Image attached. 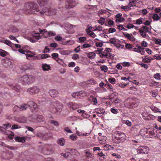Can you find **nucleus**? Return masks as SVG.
<instances>
[{
    "label": "nucleus",
    "instance_id": "aec40b11",
    "mask_svg": "<svg viewBox=\"0 0 161 161\" xmlns=\"http://www.w3.org/2000/svg\"><path fill=\"white\" fill-rule=\"evenodd\" d=\"M15 140L17 142L24 143L25 142V140L24 138L21 137L19 136H17L14 138Z\"/></svg>",
    "mask_w": 161,
    "mask_h": 161
},
{
    "label": "nucleus",
    "instance_id": "b1692460",
    "mask_svg": "<svg viewBox=\"0 0 161 161\" xmlns=\"http://www.w3.org/2000/svg\"><path fill=\"white\" fill-rule=\"evenodd\" d=\"M149 134L150 136V138H152V136H154L155 135L156 131L154 130L153 128H149Z\"/></svg>",
    "mask_w": 161,
    "mask_h": 161
},
{
    "label": "nucleus",
    "instance_id": "3c124183",
    "mask_svg": "<svg viewBox=\"0 0 161 161\" xmlns=\"http://www.w3.org/2000/svg\"><path fill=\"white\" fill-rule=\"evenodd\" d=\"M19 119H20V120H18V121L20 123H25L26 121V119L25 117H23L22 119H21V118H19Z\"/></svg>",
    "mask_w": 161,
    "mask_h": 161
},
{
    "label": "nucleus",
    "instance_id": "0e129e2a",
    "mask_svg": "<svg viewBox=\"0 0 161 161\" xmlns=\"http://www.w3.org/2000/svg\"><path fill=\"white\" fill-rule=\"evenodd\" d=\"M101 70H105L108 69L107 67L105 65H103L100 67Z\"/></svg>",
    "mask_w": 161,
    "mask_h": 161
},
{
    "label": "nucleus",
    "instance_id": "7c9ffc66",
    "mask_svg": "<svg viewBox=\"0 0 161 161\" xmlns=\"http://www.w3.org/2000/svg\"><path fill=\"white\" fill-rule=\"evenodd\" d=\"M139 31L142 36L144 37H146L147 35L146 34V32L145 31V30L139 29Z\"/></svg>",
    "mask_w": 161,
    "mask_h": 161
},
{
    "label": "nucleus",
    "instance_id": "8fccbe9b",
    "mask_svg": "<svg viewBox=\"0 0 161 161\" xmlns=\"http://www.w3.org/2000/svg\"><path fill=\"white\" fill-rule=\"evenodd\" d=\"M2 51H0V55L3 57H4L6 56V54H6L7 53V52L5 51H3V50H1Z\"/></svg>",
    "mask_w": 161,
    "mask_h": 161
},
{
    "label": "nucleus",
    "instance_id": "f3484780",
    "mask_svg": "<svg viewBox=\"0 0 161 161\" xmlns=\"http://www.w3.org/2000/svg\"><path fill=\"white\" fill-rule=\"evenodd\" d=\"M8 31L12 32H16L18 31V29L13 25L10 26L9 28Z\"/></svg>",
    "mask_w": 161,
    "mask_h": 161
},
{
    "label": "nucleus",
    "instance_id": "680f3d73",
    "mask_svg": "<svg viewBox=\"0 0 161 161\" xmlns=\"http://www.w3.org/2000/svg\"><path fill=\"white\" fill-rule=\"evenodd\" d=\"M50 46L54 48H56L58 46V44L55 43H51L50 44Z\"/></svg>",
    "mask_w": 161,
    "mask_h": 161
},
{
    "label": "nucleus",
    "instance_id": "bf43d9fd",
    "mask_svg": "<svg viewBox=\"0 0 161 161\" xmlns=\"http://www.w3.org/2000/svg\"><path fill=\"white\" fill-rule=\"evenodd\" d=\"M149 129H147V132H147L146 133V134L145 135L144 137H147V138H150V135H149Z\"/></svg>",
    "mask_w": 161,
    "mask_h": 161
},
{
    "label": "nucleus",
    "instance_id": "6e6552de",
    "mask_svg": "<svg viewBox=\"0 0 161 161\" xmlns=\"http://www.w3.org/2000/svg\"><path fill=\"white\" fill-rule=\"evenodd\" d=\"M40 91L39 87L34 86L30 87L27 89L28 93L30 94H35L38 93Z\"/></svg>",
    "mask_w": 161,
    "mask_h": 161
},
{
    "label": "nucleus",
    "instance_id": "a19ab883",
    "mask_svg": "<svg viewBox=\"0 0 161 161\" xmlns=\"http://www.w3.org/2000/svg\"><path fill=\"white\" fill-rule=\"evenodd\" d=\"M128 84V83H124L122 82L121 83H119L118 85L119 86L121 87L124 88L126 87Z\"/></svg>",
    "mask_w": 161,
    "mask_h": 161
},
{
    "label": "nucleus",
    "instance_id": "13d9d810",
    "mask_svg": "<svg viewBox=\"0 0 161 161\" xmlns=\"http://www.w3.org/2000/svg\"><path fill=\"white\" fill-rule=\"evenodd\" d=\"M154 58L160 60L161 59V55H155L154 56Z\"/></svg>",
    "mask_w": 161,
    "mask_h": 161
},
{
    "label": "nucleus",
    "instance_id": "49530a36",
    "mask_svg": "<svg viewBox=\"0 0 161 161\" xmlns=\"http://www.w3.org/2000/svg\"><path fill=\"white\" fill-rule=\"evenodd\" d=\"M79 40L80 43H82L86 40V38L85 37H81L79 38Z\"/></svg>",
    "mask_w": 161,
    "mask_h": 161
},
{
    "label": "nucleus",
    "instance_id": "423d86ee",
    "mask_svg": "<svg viewBox=\"0 0 161 161\" xmlns=\"http://www.w3.org/2000/svg\"><path fill=\"white\" fill-rule=\"evenodd\" d=\"M25 8L27 10L33 9L36 10L37 12H39L38 9V6L34 2L27 3L24 5Z\"/></svg>",
    "mask_w": 161,
    "mask_h": 161
},
{
    "label": "nucleus",
    "instance_id": "79ce46f5",
    "mask_svg": "<svg viewBox=\"0 0 161 161\" xmlns=\"http://www.w3.org/2000/svg\"><path fill=\"white\" fill-rule=\"evenodd\" d=\"M130 76H129L128 78H126L125 77H122L121 79V80H124L125 81H127V80H129V79L130 78V77L131 76H134V74H133L132 73H130Z\"/></svg>",
    "mask_w": 161,
    "mask_h": 161
},
{
    "label": "nucleus",
    "instance_id": "f03ea898",
    "mask_svg": "<svg viewBox=\"0 0 161 161\" xmlns=\"http://www.w3.org/2000/svg\"><path fill=\"white\" fill-rule=\"evenodd\" d=\"M115 135L113 136L112 140L114 142L119 144L123 142L125 139L126 136L125 133L116 131L115 132Z\"/></svg>",
    "mask_w": 161,
    "mask_h": 161
},
{
    "label": "nucleus",
    "instance_id": "58836bf2",
    "mask_svg": "<svg viewBox=\"0 0 161 161\" xmlns=\"http://www.w3.org/2000/svg\"><path fill=\"white\" fill-rule=\"evenodd\" d=\"M160 74L157 73L155 74L154 75V77L157 80H159L160 79Z\"/></svg>",
    "mask_w": 161,
    "mask_h": 161
},
{
    "label": "nucleus",
    "instance_id": "e433bc0d",
    "mask_svg": "<svg viewBox=\"0 0 161 161\" xmlns=\"http://www.w3.org/2000/svg\"><path fill=\"white\" fill-rule=\"evenodd\" d=\"M108 81L109 82L113 84H115L116 81L115 79L113 78H108Z\"/></svg>",
    "mask_w": 161,
    "mask_h": 161
},
{
    "label": "nucleus",
    "instance_id": "603ef678",
    "mask_svg": "<svg viewBox=\"0 0 161 161\" xmlns=\"http://www.w3.org/2000/svg\"><path fill=\"white\" fill-rule=\"evenodd\" d=\"M156 44H159L161 45V40L160 39H156L155 41Z\"/></svg>",
    "mask_w": 161,
    "mask_h": 161
},
{
    "label": "nucleus",
    "instance_id": "412c9836",
    "mask_svg": "<svg viewBox=\"0 0 161 161\" xmlns=\"http://www.w3.org/2000/svg\"><path fill=\"white\" fill-rule=\"evenodd\" d=\"M147 129L145 128L141 129L140 131L141 135L143 137H144L147 131Z\"/></svg>",
    "mask_w": 161,
    "mask_h": 161
},
{
    "label": "nucleus",
    "instance_id": "5701e85b",
    "mask_svg": "<svg viewBox=\"0 0 161 161\" xmlns=\"http://www.w3.org/2000/svg\"><path fill=\"white\" fill-rule=\"evenodd\" d=\"M105 86L108 89L109 91L111 92H113L114 90L112 86L108 83H107L105 85Z\"/></svg>",
    "mask_w": 161,
    "mask_h": 161
},
{
    "label": "nucleus",
    "instance_id": "ddd939ff",
    "mask_svg": "<svg viewBox=\"0 0 161 161\" xmlns=\"http://www.w3.org/2000/svg\"><path fill=\"white\" fill-rule=\"evenodd\" d=\"M48 93L50 95L53 97H56L58 94V92L55 89H53L50 90Z\"/></svg>",
    "mask_w": 161,
    "mask_h": 161
},
{
    "label": "nucleus",
    "instance_id": "a878e982",
    "mask_svg": "<svg viewBox=\"0 0 161 161\" xmlns=\"http://www.w3.org/2000/svg\"><path fill=\"white\" fill-rule=\"evenodd\" d=\"M42 68L43 70H51L50 65H48L46 64H42Z\"/></svg>",
    "mask_w": 161,
    "mask_h": 161
},
{
    "label": "nucleus",
    "instance_id": "f704fd0d",
    "mask_svg": "<svg viewBox=\"0 0 161 161\" xmlns=\"http://www.w3.org/2000/svg\"><path fill=\"white\" fill-rule=\"evenodd\" d=\"M61 54L64 55H68L71 52L68 50H62L61 51Z\"/></svg>",
    "mask_w": 161,
    "mask_h": 161
},
{
    "label": "nucleus",
    "instance_id": "09e8293b",
    "mask_svg": "<svg viewBox=\"0 0 161 161\" xmlns=\"http://www.w3.org/2000/svg\"><path fill=\"white\" fill-rule=\"evenodd\" d=\"M79 58V55L77 54H74L72 57V58L74 60H76Z\"/></svg>",
    "mask_w": 161,
    "mask_h": 161
},
{
    "label": "nucleus",
    "instance_id": "052dcab7",
    "mask_svg": "<svg viewBox=\"0 0 161 161\" xmlns=\"http://www.w3.org/2000/svg\"><path fill=\"white\" fill-rule=\"evenodd\" d=\"M147 43L145 41H143L142 42L141 45L143 47H147Z\"/></svg>",
    "mask_w": 161,
    "mask_h": 161
},
{
    "label": "nucleus",
    "instance_id": "c756f323",
    "mask_svg": "<svg viewBox=\"0 0 161 161\" xmlns=\"http://www.w3.org/2000/svg\"><path fill=\"white\" fill-rule=\"evenodd\" d=\"M144 57H142L143 61L145 63H147L150 62L151 59L150 58H149L148 57H147V56H144Z\"/></svg>",
    "mask_w": 161,
    "mask_h": 161
},
{
    "label": "nucleus",
    "instance_id": "4c0bfd02",
    "mask_svg": "<svg viewBox=\"0 0 161 161\" xmlns=\"http://www.w3.org/2000/svg\"><path fill=\"white\" fill-rule=\"evenodd\" d=\"M50 123L56 126H58L59 125L58 122L53 120H51Z\"/></svg>",
    "mask_w": 161,
    "mask_h": 161
},
{
    "label": "nucleus",
    "instance_id": "20e7f679",
    "mask_svg": "<svg viewBox=\"0 0 161 161\" xmlns=\"http://www.w3.org/2000/svg\"><path fill=\"white\" fill-rule=\"evenodd\" d=\"M125 106L128 108H134L137 107L138 104L137 100L133 97H130L127 98L124 101Z\"/></svg>",
    "mask_w": 161,
    "mask_h": 161
},
{
    "label": "nucleus",
    "instance_id": "bb28decb",
    "mask_svg": "<svg viewBox=\"0 0 161 161\" xmlns=\"http://www.w3.org/2000/svg\"><path fill=\"white\" fill-rule=\"evenodd\" d=\"M7 128V126L6 124H3L2 126H0V130L3 133H5L6 131V129Z\"/></svg>",
    "mask_w": 161,
    "mask_h": 161
},
{
    "label": "nucleus",
    "instance_id": "473e14b6",
    "mask_svg": "<svg viewBox=\"0 0 161 161\" xmlns=\"http://www.w3.org/2000/svg\"><path fill=\"white\" fill-rule=\"evenodd\" d=\"M111 112L114 114H117L119 113V111L117 109L115 108L114 107L110 109Z\"/></svg>",
    "mask_w": 161,
    "mask_h": 161
},
{
    "label": "nucleus",
    "instance_id": "c03bdc74",
    "mask_svg": "<svg viewBox=\"0 0 161 161\" xmlns=\"http://www.w3.org/2000/svg\"><path fill=\"white\" fill-rule=\"evenodd\" d=\"M105 20L104 18L101 17L100 18V19L98 20V22L101 25H103L104 23Z\"/></svg>",
    "mask_w": 161,
    "mask_h": 161
},
{
    "label": "nucleus",
    "instance_id": "393cba45",
    "mask_svg": "<svg viewBox=\"0 0 161 161\" xmlns=\"http://www.w3.org/2000/svg\"><path fill=\"white\" fill-rule=\"evenodd\" d=\"M58 144L61 146H63L65 144V140L63 138H60L58 140Z\"/></svg>",
    "mask_w": 161,
    "mask_h": 161
},
{
    "label": "nucleus",
    "instance_id": "39448f33",
    "mask_svg": "<svg viewBox=\"0 0 161 161\" xmlns=\"http://www.w3.org/2000/svg\"><path fill=\"white\" fill-rule=\"evenodd\" d=\"M28 107H30L31 112H33L37 108V106L33 102L29 101L27 102V104H22L20 105L19 108L20 110L24 111L26 110Z\"/></svg>",
    "mask_w": 161,
    "mask_h": 161
},
{
    "label": "nucleus",
    "instance_id": "2f4dec72",
    "mask_svg": "<svg viewBox=\"0 0 161 161\" xmlns=\"http://www.w3.org/2000/svg\"><path fill=\"white\" fill-rule=\"evenodd\" d=\"M152 18L154 20H159L160 19V17L157 14H154Z\"/></svg>",
    "mask_w": 161,
    "mask_h": 161
},
{
    "label": "nucleus",
    "instance_id": "4468645a",
    "mask_svg": "<svg viewBox=\"0 0 161 161\" xmlns=\"http://www.w3.org/2000/svg\"><path fill=\"white\" fill-rule=\"evenodd\" d=\"M8 88L4 87L2 88V89L0 93L2 95L4 96L7 97L9 95V94L8 92Z\"/></svg>",
    "mask_w": 161,
    "mask_h": 161
},
{
    "label": "nucleus",
    "instance_id": "37998d69",
    "mask_svg": "<svg viewBox=\"0 0 161 161\" xmlns=\"http://www.w3.org/2000/svg\"><path fill=\"white\" fill-rule=\"evenodd\" d=\"M121 64L124 67H129L130 65V63L128 62H124L121 63Z\"/></svg>",
    "mask_w": 161,
    "mask_h": 161
},
{
    "label": "nucleus",
    "instance_id": "9b49d317",
    "mask_svg": "<svg viewBox=\"0 0 161 161\" xmlns=\"http://www.w3.org/2000/svg\"><path fill=\"white\" fill-rule=\"evenodd\" d=\"M75 5V1L73 0H66L65 4V8L66 9H70L73 8Z\"/></svg>",
    "mask_w": 161,
    "mask_h": 161
},
{
    "label": "nucleus",
    "instance_id": "338daca9",
    "mask_svg": "<svg viewBox=\"0 0 161 161\" xmlns=\"http://www.w3.org/2000/svg\"><path fill=\"white\" fill-rule=\"evenodd\" d=\"M96 81L92 79L88 81V84H91V85H93L95 84Z\"/></svg>",
    "mask_w": 161,
    "mask_h": 161
},
{
    "label": "nucleus",
    "instance_id": "0eeeda50",
    "mask_svg": "<svg viewBox=\"0 0 161 161\" xmlns=\"http://www.w3.org/2000/svg\"><path fill=\"white\" fill-rule=\"evenodd\" d=\"M67 106L70 109L73 110L75 111L81 107V105L80 103H77L75 102H70L67 103Z\"/></svg>",
    "mask_w": 161,
    "mask_h": 161
},
{
    "label": "nucleus",
    "instance_id": "cd10ccee",
    "mask_svg": "<svg viewBox=\"0 0 161 161\" xmlns=\"http://www.w3.org/2000/svg\"><path fill=\"white\" fill-rule=\"evenodd\" d=\"M71 153L73 155H75L77 156H79L80 155V153L75 149H72Z\"/></svg>",
    "mask_w": 161,
    "mask_h": 161
},
{
    "label": "nucleus",
    "instance_id": "f8f14e48",
    "mask_svg": "<svg viewBox=\"0 0 161 161\" xmlns=\"http://www.w3.org/2000/svg\"><path fill=\"white\" fill-rule=\"evenodd\" d=\"M90 150L89 149H86L84 150L85 153L86 154L85 157L87 158L86 161H91V159L90 158H92V154L90 153L89 152Z\"/></svg>",
    "mask_w": 161,
    "mask_h": 161
},
{
    "label": "nucleus",
    "instance_id": "4be33fe9",
    "mask_svg": "<svg viewBox=\"0 0 161 161\" xmlns=\"http://www.w3.org/2000/svg\"><path fill=\"white\" fill-rule=\"evenodd\" d=\"M37 2L40 6H44L47 3V1L45 0H38Z\"/></svg>",
    "mask_w": 161,
    "mask_h": 161
},
{
    "label": "nucleus",
    "instance_id": "f257e3e1",
    "mask_svg": "<svg viewBox=\"0 0 161 161\" xmlns=\"http://www.w3.org/2000/svg\"><path fill=\"white\" fill-rule=\"evenodd\" d=\"M62 104L59 102L55 101L51 103L49 107V110L52 113L56 114L62 108Z\"/></svg>",
    "mask_w": 161,
    "mask_h": 161
},
{
    "label": "nucleus",
    "instance_id": "a18cd8bd",
    "mask_svg": "<svg viewBox=\"0 0 161 161\" xmlns=\"http://www.w3.org/2000/svg\"><path fill=\"white\" fill-rule=\"evenodd\" d=\"M21 128V126L20 125H18L16 124H14L12 126L11 129H15L18 128Z\"/></svg>",
    "mask_w": 161,
    "mask_h": 161
},
{
    "label": "nucleus",
    "instance_id": "774afa93",
    "mask_svg": "<svg viewBox=\"0 0 161 161\" xmlns=\"http://www.w3.org/2000/svg\"><path fill=\"white\" fill-rule=\"evenodd\" d=\"M43 161H54L53 158H47L45 159Z\"/></svg>",
    "mask_w": 161,
    "mask_h": 161
},
{
    "label": "nucleus",
    "instance_id": "5fc2aeb1",
    "mask_svg": "<svg viewBox=\"0 0 161 161\" xmlns=\"http://www.w3.org/2000/svg\"><path fill=\"white\" fill-rule=\"evenodd\" d=\"M42 58H46L48 57H50V56L48 55L47 54H43L41 55Z\"/></svg>",
    "mask_w": 161,
    "mask_h": 161
},
{
    "label": "nucleus",
    "instance_id": "6ab92c4d",
    "mask_svg": "<svg viewBox=\"0 0 161 161\" xmlns=\"http://www.w3.org/2000/svg\"><path fill=\"white\" fill-rule=\"evenodd\" d=\"M95 112L97 114L104 113L105 111L104 109L102 108H97L95 109Z\"/></svg>",
    "mask_w": 161,
    "mask_h": 161
},
{
    "label": "nucleus",
    "instance_id": "1a4fd4ad",
    "mask_svg": "<svg viewBox=\"0 0 161 161\" xmlns=\"http://www.w3.org/2000/svg\"><path fill=\"white\" fill-rule=\"evenodd\" d=\"M149 148L147 146H140L136 149L138 153L147 154L149 152Z\"/></svg>",
    "mask_w": 161,
    "mask_h": 161
},
{
    "label": "nucleus",
    "instance_id": "69168bd1",
    "mask_svg": "<svg viewBox=\"0 0 161 161\" xmlns=\"http://www.w3.org/2000/svg\"><path fill=\"white\" fill-rule=\"evenodd\" d=\"M55 39L57 41H60L62 40V38L60 36H57L56 37H55Z\"/></svg>",
    "mask_w": 161,
    "mask_h": 161
},
{
    "label": "nucleus",
    "instance_id": "dca6fc26",
    "mask_svg": "<svg viewBox=\"0 0 161 161\" xmlns=\"http://www.w3.org/2000/svg\"><path fill=\"white\" fill-rule=\"evenodd\" d=\"M33 69L32 66L30 64H27L24 66L23 69H21L24 70H32Z\"/></svg>",
    "mask_w": 161,
    "mask_h": 161
},
{
    "label": "nucleus",
    "instance_id": "c9c22d12",
    "mask_svg": "<svg viewBox=\"0 0 161 161\" xmlns=\"http://www.w3.org/2000/svg\"><path fill=\"white\" fill-rule=\"evenodd\" d=\"M95 53L93 52L89 53L88 57L90 59H93L95 57Z\"/></svg>",
    "mask_w": 161,
    "mask_h": 161
},
{
    "label": "nucleus",
    "instance_id": "9d476101",
    "mask_svg": "<svg viewBox=\"0 0 161 161\" xmlns=\"http://www.w3.org/2000/svg\"><path fill=\"white\" fill-rule=\"evenodd\" d=\"M56 10L53 9L51 8H48L47 10H42V11H40V13L41 14H44V13L47 15H54L56 14Z\"/></svg>",
    "mask_w": 161,
    "mask_h": 161
},
{
    "label": "nucleus",
    "instance_id": "6e6d98bb",
    "mask_svg": "<svg viewBox=\"0 0 161 161\" xmlns=\"http://www.w3.org/2000/svg\"><path fill=\"white\" fill-rule=\"evenodd\" d=\"M116 31V29L114 28H111L108 30L109 33H112L115 32Z\"/></svg>",
    "mask_w": 161,
    "mask_h": 161
},
{
    "label": "nucleus",
    "instance_id": "7ed1b4c3",
    "mask_svg": "<svg viewBox=\"0 0 161 161\" xmlns=\"http://www.w3.org/2000/svg\"><path fill=\"white\" fill-rule=\"evenodd\" d=\"M35 80V78L32 75H25L19 79L20 82L23 85H30L33 83Z\"/></svg>",
    "mask_w": 161,
    "mask_h": 161
},
{
    "label": "nucleus",
    "instance_id": "864d4df0",
    "mask_svg": "<svg viewBox=\"0 0 161 161\" xmlns=\"http://www.w3.org/2000/svg\"><path fill=\"white\" fill-rule=\"evenodd\" d=\"M74 43V42L72 40L67 41H66L65 44L71 45Z\"/></svg>",
    "mask_w": 161,
    "mask_h": 161
},
{
    "label": "nucleus",
    "instance_id": "c85d7f7f",
    "mask_svg": "<svg viewBox=\"0 0 161 161\" xmlns=\"http://www.w3.org/2000/svg\"><path fill=\"white\" fill-rule=\"evenodd\" d=\"M8 133L6 134L7 135H9L8 137L10 139H12L14 136V133L12 131H8Z\"/></svg>",
    "mask_w": 161,
    "mask_h": 161
},
{
    "label": "nucleus",
    "instance_id": "4d7b16f0",
    "mask_svg": "<svg viewBox=\"0 0 161 161\" xmlns=\"http://www.w3.org/2000/svg\"><path fill=\"white\" fill-rule=\"evenodd\" d=\"M4 43L10 46L12 44V43L11 42L7 40L4 41Z\"/></svg>",
    "mask_w": 161,
    "mask_h": 161
},
{
    "label": "nucleus",
    "instance_id": "e2e57ef3",
    "mask_svg": "<svg viewBox=\"0 0 161 161\" xmlns=\"http://www.w3.org/2000/svg\"><path fill=\"white\" fill-rule=\"evenodd\" d=\"M142 19H140L136 20V24H137L140 25L142 24Z\"/></svg>",
    "mask_w": 161,
    "mask_h": 161
},
{
    "label": "nucleus",
    "instance_id": "de8ad7c7",
    "mask_svg": "<svg viewBox=\"0 0 161 161\" xmlns=\"http://www.w3.org/2000/svg\"><path fill=\"white\" fill-rule=\"evenodd\" d=\"M100 54V57L102 58H103V57H106V58H108V53H106V54H103V53H99Z\"/></svg>",
    "mask_w": 161,
    "mask_h": 161
},
{
    "label": "nucleus",
    "instance_id": "72a5a7b5",
    "mask_svg": "<svg viewBox=\"0 0 161 161\" xmlns=\"http://www.w3.org/2000/svg\"><path fill=\"white\" fill-rule=\"evenodd\" d=\"M115 40V38H111L109 40V42H106L107 43H111L115 45L116 44L115 43H116V41Z\"/></svg>",
    "mask_w": 161,
    "mask_h": 161
},
{
    "label": "nucleus",
    "instance_id": "a211bd4d",
    "mask_svg": "<svg viewBox=\"0 0 161 161\" xmlns=\"http://www.w3.org/2000/svg\"><path fill=\"white\" fill-rule=\"evenodd\" d=\"M36 119V122H41L44 120V117L42 115L39 114L37 115Z\"/></svg>",
    "mask_w": 161,
    "mask_h": 161
},
{
    "label": "nucleus",
    "instance_id": "ea45409f",
    "mask_svg": "<svg viewBox=\"0 0 161 161\" xmlns=\"http://www.w3.org/2000/svg\"><path fill=\"white\" fill-rule=\"evenodd\" d=\"M70 138L73 141H75L76 140L77 138L76 136L74 134H72L70 136Z\"/></svg>",
    "mask_w": 161,
    "mask_h": 161
},
{
    "label": "nucleus",
    "instance_id": "2eb2a0df",
    "mask_svg": "<svg viewBox=\"0 0 161 161\" xmlns=\"http://www.w3.org/2000/svg\"><path fill=\"white\" fill-rule=\"evenodd\" d=\"M11 88L16 92H19L21 91L20 86L18 85L11 86Z\"/></svg>",
    "mask_w": 161,
    "mask_h": 161
}]
</instances>
